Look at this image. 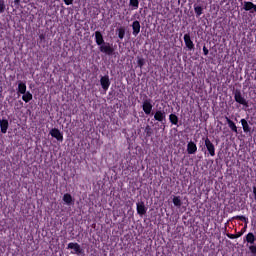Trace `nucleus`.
<instances>
[{
  "label": "nucleus",
  "mask_w": 256,
  "mask_h": 256,
  "mask_svg": "<svg viewBox=\"0 0 256 256\" xmlns=\"http://www.w3.org/2000/svg\"><path fill=\"white\" fill-rule=\"evenodd\" d=\"M234 99L236 103H239L240 105H243L244 107H249V104L247 103V100L245 97H243V94H241V91H236L234 94Z\"/></svg>",
  "instance_id": "obj_1"
},
{
  "label": "nucleus",
  "mask_w": 256,
  "mask_h": 256,
  "mask_svg": "<svg viewBox=\"0 0 256 256\" xmlns=\"http://www.w3.org/2000/svg\"><path fill=\"white\" fill-rule=\"evenodd\" d=\"M142 109L145 115H151V111H153V104L151 103V99H146L143 101Z\"/></svg>",
  "instance_id": "obj_2"
},
{
  "label": "nucleus",
  "mask_w": 256,
  "mask_h": 256,
  "mask_svg": "<svg viewBox=\"0 0 256 256\" xmlns=\"http://www.w3.org/2000/svg\"><path fill=\"white\" fill-rule=\"evenodd\" d=\"M204 143L209 155L211 157H215V145L213 144V142H211L209 138H205Z\"/></svg>",
  "instance_id": "obj_3"
},
{
  "label": "nucleus",
  "mask_w": 256,
  "mask_h": 256,
  "mask_svg": "<svg viewBox=\"0 0 256 256\" xmlns=\"http://www.w3.org/2000/svg\"><path fill=\"white\" fill-rule=\"evenodd\" d=\"M67 249H72V253L74 255H81V253L83 252V250L81 249V245L77 244V243H73V242H70L68 244V247Z\"/></svg>",
  "instance_id": "obj_4"
},
{
  "label": "nucleus",
  "mask_w": 256,
  "mask_h": 256,
  "mask_svg": "<svg viewBox=\"0 0 256 256\" xmlns=\"http://www.w3.org/2000/svg\"><path fill=\"white\" fill-rule=\"evenodd\" d=\"M100 85L104 91H108L111 86V81L109 80V76H102L100 78Z\"/></svg>",
  "instance_id": "obj_5"
},
{
  "label": "nucleus",
  "mask_w": 256,
  "mask_h": 256,
  "mask_svg": "<svg viewBox=\"0 0 256 256\" xmlns=\"http://www.w3.org/2000/svg\"><path fill=\"white\" fill-rule=\"evenodd\" d=\"M100 51L101 53H106V55H112L113 54V47L109 43H104L100 45Z\"/></svg>",
  "instance_id": "obj_6"
},
{
  "label": "nucleus",
  "mask_w": 256,
  "mask_h": 256,
  "mask_svg": "<svg viewBox=\"0 0 256 256\" xmlns=\"http://www.w3.org/2000/svg\"><path fill=\"white\" fill-rule=\"evenodd\" d=\"M51 137H54V139H57V141H63V133L57 128H53L50 130Z\"/></svg>",
  "instance_id": "obj_7"
},
{
  "label": "nucleus",
  "mask_w": 256,
  "mask_h": 256,
  "mask_svg": "<svg viewBox=\"0 0 256 256\" xmlns=\"http://www.w3.org/2000/svg\"><path fill=\"white\" fill-rule=\"evenodd\" d=\"M184 43L190 51L195 49V44H193V40H191V35L185 34L184 35Z\"/></svg>",
  "instance_id": "obj_8"
},
{
  "label": "nucleus",
  "mask_w": 256,
  "mask_h": 256,
  "mask_svg": "<svg viewBox=\"0 0 256 256\" xmlns=\"http://www.w3.org/2000/svg\"><path fill=\"white\" fill-rule=\"evenodd\" d=\"M132 35H134V37H137L139 35V33H141V23H139V21L135 20L132 23Z\"/></svg>",
  "instance_id": "obj_9"
},
{
  "label": "nucleus",
  "mask_w": 256,
  "mask_h": 256,
  "mask_svg": "<svg viewBox=\"0 0 256 256\" xmlns=\"http://www.w3.org/2000/svg\"><path fill=\"white\" fill-rule=\"evenodd\" d=\"M187 153L188 155H195L197 153V144L191 141L187 144Z\"/></svg>",
  "instance_id": "obj_10"
},
{
  "label": "nucleus",
  "mask_w": 256,
  "mask_h": 256,
  "mask_svg": "<svg viewBox=\"0 0 256 256\" xmlns=\"http://www.w3.org/2000/svg\"><path fill=\"white\" fill-rule=\"evenodd\" d=\"M62 199L65 205H68V206L75 205V200L73 199V196H71V194L69 193L64 194Z\"/></svg>",
  "instance_id": "obj_11"
},
{
  "label": "nucleus",
  "mask_w": 256,
  "mask_h": 256,
  "mask_svg": "<svg viewBox=\"0 0 256 256\" xmlns=\"http://www.w3.org/2000/svg\"><path fill=\"white\" fill-rule=\"evenodd\" d=\"M136 207H137L136 209H137L138 215L143 216L145 215V213H147V208L145 207V203L139 202L136 204Z\"/></svg>",
  "instance_id": "obj_12"
},
{
  "label": "nucleus",
  "mask_w": 256,
  "mask_h": 256,
  "mask_svg": "<svg viewBox=\"0 0 256 256\" xmlns=\"http://www.w3.org/2000/svg\"><path fill=\"white\" fill-rule=\"evenodd\" d=\"M165 117H166L165 111H161V110L156 111L154 115L155 121H159L160 123H163V121H165Z\"/></svg>",
  "instance_id": "obj_13"
},
{
  "label": "nucleus",
  "mask_w": 256,
  "mask_h": 256,
  "mask_svg": "<svg viewBox=\"0 0 256 256\" xmlns=\"http://www.w3.org/2000/svg\"><path fill=\"white\" fill-rule=\"evenodd\" d=\"M244 11H250L251 13H253V10L256 13V5L253 4V2H244V6H243Z\"/></svg>",
  "instance_id": "obj_14"
},
{
  "label": "nucleus",
  "mask_w": 256,
  "mask_h": 256,
  "mask_svg": "<svg viewBox=\"0 0 256 256\" xmlns=\"http://www.w3.org/2000/svg\"><path fill=\"white\" fill-rule=\"evenodd\" d=\"M95 41H96V44L99 46L105 43V40L103 39V34H101V32L99 31L95 32Z\"/></svg>",
  "instance_id": "obj_15"
},
{
  "label": "nucleus",
  "mask_w": 256,
  "mask_h": 256,
  "mask_svg": "<svg viewBox=\"0 0 256 256\" xmlns=\"http://www.w3.org/2000/svg\"><path fill=\"white\" fill-rule=\"evenodd\" d=\"M0 129L1 133H7V129H9V121L8 120H0Z\"/></svg>",
  "instance_id": "obj_16"
},
{
  "label": "nucleus",
  "mask_w": 256,
  "mask_h": 256,
  "mask_svg": "<svg viewBox=\"0 0 256 256\" xmlns=\"http://www.w3.org/2000/svg\"><path fill=\"white\" fill-rule=\"evenodd\" d=\"M245 240H246L247 243H249L250 245H255V241H256L255 234H253L252 232H249V233L246 235Z\"/></svg>",
  "instance_id": "obj_17"
},
{
  "label": "nucleus",
  "mask_w": 256,
  "mask_h": 256,
  "mask_svg": "<svg viewBox=\"0 0 256 256\" xmlns=\"http://www.w3.org/2000/svg\"><path fill=\"white\" fill-rule=\"evenodd\" d=\"M241 125L243 127L244 133H251V127L249 126V123L245 119L240 120Z\"/></svg>",
  "instance_id": "obj_18"
},
{
  "label": "nucleus",
  "mask_w": 256,
  "mask_h": 256,
  "mask_svg": "<svg viewBox=\"0 0 256 256\" xmlns=\"http://www.w3.org/2000/svg\"><path fill=\"white\" fill-rule=\"evenodd\" d=\"M18 93L23 95L24 93H27V84L24 82H19L18 83Z\"/></svg>",
  "instance_id": "obj_19"
},
{
  "label": "nucleus",
  "mask_w": 256,
  "mask_h": 256,
  "mask_svg": "<svg viewBox=\"0 0 256 256\" xmlns=\"http://www.w3.org/2000/svg\"><path fill=\"white\" fill-rule=\"evenodd\" d=\"M226 122L228 123V126L230 127L231 131L237 133V125H235V122L229 119V117H226Z\"/></svg>",
  "instance_id": "obj_20"
},
{
  "label": "nucleus",
  "mask_w": 256,
  "mask_h": 256,
  "mask_svg": "<svg viewBox=\"0 0 256 256\" xmlns=\"http://www.w3.org/2000/svg\"><path fill=\"white\" fill-rule=\"evenodd\" d=\"M22 100L25 103H29V101H31L33 99V94H31V92H25L24 94H22Z\"/></svg>",
  "instance_id": "obj_21"
},
{
  "label": "nucleus",
  "mask_w": 256,
  "mask_h": 256,
  "mask_svg": "<svg viewBox=\"0 0 256 256\" xmlns=\"http://www.w3.org/2000/svg\"><path fill=\"white\" fill-rule=\"evenodd\" d=\"M169 121L172 123V125H177L179 123V118L175 114H170Z\"/></svg>",
  "instance_id": "obj_22"
},
{
  "label": "nucleus",
  "mask_w": 256,
  "mask_h": 256,
  "mask_svg": "<svg viewBox=\"0 0 256 256\" xmlns=\"http://www.w3.org/2000/svg\"><path fill=\"white\" fill-rule=\"evenodd\" d=\"M172 201H173L175 207L179 208V207H181V205H183V202H181V197H179V196H174Z\"/></svg>",
  "instance_id": "obj_23"
},
{
  "label": "nucleus",
  "mask_w": 256,
  "mask_h": 256,
  "mask_svg": "<svg viewBox=\"0 0 256 256\" xmlns=\"http://www.w3.org/2000/svg\"><path fill=\"white\" fill-rule=\"evenodd\" d=\"M194 11L197 17H201V15H203V8L201 6H195Z\"/></svg>",
  "instance_id": "obj_24"
},
{
  "label": "nucleus",
  "mask_w": 256,
  "mask_h": 256,
  "mask_svg": "<svg viewBox=\"0 0 256 256\" xmlns=\"http://www.w3.org/2000/svg\"><path fill=\"white\" fill-rule=\"evenodd\" d=\"M118 37L119 39H124L125 38V28L120 27L118 28Z\"/></svg>",
  "instance_id": "obj_25"
},
{
  "label": "nucleus",
  "mask_w": 256,
  "mask_h": 256,
  "mask_svg": "<svg viewBox=\"0 0 256 256\" xmlns=\"http://www.w3.org/2000/svg\"><path fill=\"white\" fill-rule=\"evenodd\" d=\"M130 7L134 10L139 9V0H130Z\"/></svg>",
  "instance_id": "obj_26"
},
{
  "label": "nucleus",
  "mask_w": 256,
  "mask_h": 256,
  "mask_svg": "<svg viewBox=\"0 0 256 256\" xmlns=\"http://www.w3.org/2000/svg\"><path fill=\"white\" fill-rule=\"evenodd\" d=\"M137 63L138 67H140V69H143V66L145 65V59L138 57Z\"/></svg>",
  "instance_id": "obj_27"
},
{
  "label": "nucleus",
  "mask_w": 256,
  "mask_h": 256,
  "mask_svg": "<svg viewBox=\"0 0 256 256\" xmlns=\"http://www.w3.org/2000/svg\"><path fill=\"white\" fill-rule=\"evenodd\" d=\"M241 235H243V233H239V235L227 234V237L229 239H239V237H241Z\"/></svg>",
  "instance_id": "obj_28"
},
{
  "label": "nucleus",
  "mask_w": 256,
  "mask_h": 256,
  "mask_svg": "<svg viewBox=\"0 0 256 256\" xmlns=\"http://www.w3.org/2000/svg\"><path fill=\"white\" fill-rule=\"evenodd\" d=\"M0 13H5V1L0 0Z\"/></svg>",
  "instance_id": "obj_29"
},
{
  "label": "nucleus",
  "mask_w": 256,
  "mask_h": 256,
  "mask_svg": "<svg viewBox=\"0 0 256 256\" xmlns=\"http://www.w3.org/2000/svg\"><path fill=\"white\" fill-rule=\"evenodd\" d=\"M249 251L252 253V255L256 256V246L255 245H250L249 246Z\"/></svg>",
  "instance_id": "obj_30"
},
{
  "label": "nucleus",
  "mask_w": 256,
  "mask_h": 256,
  "mask_svg": "<svg viewBox=\"0 0 256 256\" xmlns=\"http://www.w3.org/2000/svg\"><path fill=\"white\" fill-rule=\"evenodd\" d=\"M203 53L204 55H209V49L206 46L203 47Z\"/></svg>",
  "instance_id": "obj_31"
},
{
  "label": "nucleus",
  "mask_w": 256,
  "mask_h": 256,
  "mask_svg": "<svg viewBox=\"0 0 256 256\" xmlns=\"http://www.w3.org/2000/svg\"><path fill=\"white\" fill-rule=\"evenodd\" d=\"M65 5H73V0H64Z\"/></svg>",
  "instance_id": "obj_32"
},
{
  "label": "nucleus",
  "mask_w": 256,
  "mask_h": 256,
  "mask_svg": "<svg viewBox=\"0 0 256 256\" xmlns=\"http://www.w3.org/2000/svg\"><path fill=\"white\" fill-rule=\"evenodd\" d=\"M237 219H240V221H247V217L245 216H237Z\"/></svg>",
  "instance_id": "obj_33"
},
{
  "label": "nucleus",
  "mask_w": 256,
  "mask_h": 256,
  "mask_svg": "<svg viewBox=\"0 0 256 256\" xmlns=\"http://www.w3.org/2000/svg\"><path fill=\"white\" fill-rule=\"evenodd\" d=\"M20 2L21 0H14L15 5H19Z\"/></svg>",
  "instance_id": "obj_34"
},
{
  "label": "nucleus",
  "mask_w": 256,
  "mask_h": 256,
  "mask_svg": "<svg viewBox=\"0 0 256 256\" xmlns=\"http://www.w3.org/2000/svg\"><path fill=\"white\" fill-rule=\"evenodd\" d=\"M253 193H254V197L256 199V188L255 187L253 188Z\"/></svg>",
  "instance_id": "obj_35"
}]
</instances>
